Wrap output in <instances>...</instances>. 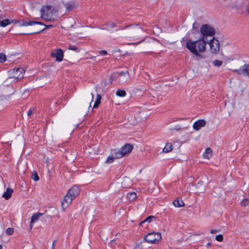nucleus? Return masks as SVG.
I'll use <instances>...</instances> for the list:
<instances>
[{
	"instance_id": "f03ea898",
	"label": "nucleus",
	"mask_w": 249,
	"mask_h": 249,
	"mask_svg": "<svg viewBox=\"0 0 249 249\" xmlns=\"http://www.w3.org/2000/svg\"><path fill=\"white\" fill-rule=\"evenodd\" d=\"M122 30L121 36L126 38H137L142 32V28L137 25L126 26Z\"/></svg>"
},
{
	"instance_id": "6ab92c4d",
	"label": "nucleus",
	"mask_w": 249,
	"mask_h": 249,
	"mask_svg": "<svg viewBox=\"0 0 249 249\" xmlns=\"http://www.w3.org/2000/svg\"><path fill=\"white\" fill-rule=\"evenodd\" d=\"M42 215V214L41 213H35L32 215V216L31 217V222H30V228L31 229H32V228L33 224L36 221H37L39 219L40 216H41Z\"/></svg>"
},
{
	"instance_id": "423d86ee",
	"label": "nucleus",
	"mask_w": 249,
	"mask_h": 249,
	"mask_svg": "<svg viewBox=\"0 0 249 249\" xmlns=\"http://www.w3.org/2000/svg\"><path fill=\"white\" fill-rule=\"evenodd\" d=\"M129 73L127 71H121L118 74L116 73L112 74L110 77V79L111 80L117 78L118 80V82L120 84H123L126 82L128 78H129Z\"/></svg>"
},
{
	"instance_id": "ddd939ff",
	"label": "nucleus",
	"mask_w": 249,
	"mask_h": 249,
	"mask_svg": "<svg viewBox=\"0 0 249 249\" xmlns=\"http://www.w3.org/2000/svg\"><path fill=\"white\" fill-rule=\"evenodd\" d=\"M240 74L249 76V65H244L242 66L239 70H235Z\"/></svg>"
},
{
	"instance_id": "cd10ccee",
	"label": "nucleus",
	"mask_w": 249,
	"mask_h": 249,
	"mask_svg": "<svg viewBox=\"0 0 249 249\" xmlns=\"http://www.w3.org/2000/svg\"><path fill=\"white\" fill-rule=\"evenodd\" d=\"M116 95L120 97H124L126 95V92L124 90L119 89L116 92Z\"/></svg>"
},
{
	"instance_id": "c756f323",
	"label": "nucleus",
	"mask_w": 249,
	"mask_h": 249,
	"mask_svg": "<svg viewBox=\"0 0 249 249\" xmlns=\"http://www.w3.org/2000/svg\"><path fill=\"white\" fill-rule=\"evenodd\" d=\"M31 177L32 178L36 181H38L39 179L37 174L36 171H34V172L32 173Z\"/></svg>"
},
{
	"instance_id": "c03bdc74",
	"label": "nucleus",
	"mask_w": 249,
	"mask_h": 249,
	"mask_svg": "<svg viewBox=\"0 0 249 249\" xmlns=\"http://www.w3.org/2000/svg\"><path fill=\"white\" fill-rule=\"evenodd\" d=\"M52 249H55V243H54V241H53V243Z\"/></svg>"
},
{
	"instance_id": "2f4dec72",
	"label": "nucleus",
	"mask_w": 249,
	"mask_h": 249,
	"mask_svg": "<svg viewBox=\"0 0 249 249\" xmlns=\"http://www.w3.org/2000/svg\"><path fill=\"white\" fill-rule=\"evenodd\" d=\"M6 57L5 54L3 53H0V63L4 62L6 61Z\"/></svg>"
},
{
	"instance_id": "a18cd8bd",
	"label": "nucleus",
	"mask_w": 249,
	"mask_h": 249,
	"mask_svg": "<svg viewBox=\"0 0 249 249\" xmlns=\"http://www.w3.org/2000/svg\"><path fill=\"white\" fill-rule=\"evenodd\" d=\"M69 21L71 23H73L74 22V21L72 19H70Z\"/></svg>"
},
{
	"instance_id": "f3484780",
	"label": "nucleus",
	"mask_w": 249,
	"mask_h": 249,
	"mask_svg": "<svg viewBox=\"0 0 249 249\" xmlns=\"http://www.w3.org/2000/svg\"><path fill=\"white\" fill-rule=\"evenodd\" d=\"M33 26H34V32L31 33H23V34L30 35L32 34H36L43 31L45 30V28H43L44 26H41V25H37V24H35L33 25Z\"/></svg>"
},
{
	"instance_id": "4be33fe9",
	"label": "nucleus",
	"mask_w": 249,
	"mask_h": 249,
	"mask_svg": "<svg viewBox=\"0 0 249 249\" xmlns=\"http://www.w3.org/2000/svg\"><path fill=\"white\" fill-rule=\"evenodd\" d=\"M137 197L136 193L135 192L129 193L127 194L126 197L129 201L134 200Z\"/></svg>"
},
{
	"instance_id": "9d476101",
	"label": "nucleus",
	"mask_w": 249,
	"mask_h": 249,
	"mask_svg": "<svg viewBox=\"0 0 249 249\" xmlns=\"http://www.w3.org/2000/svg\"><path fill=\"white\" fill-rule=\"evenodd\" d=\"M73 199L74 198L73 197H72L71 196L68 195V194H67V195L65 196L63 201L61 202V206L62 209L63 210H65L66 209H67L71 204Z\"/></svg>"
},
{
	"instance_id": "7ed1b4c3",
	"label": "nucleus",
	"mask_w": 249,
	"mask_h": 249,
	"mask_svg": "<svg viewBox=\"0 0 249 249\" xmlns=\"http://www.w3.org/2000/svg\"><path fill=\"white\" fill-rule=\"evenodd\" d=\"M41 18L46 21H56L58 18L57 11L51 6H45L40 10Z\"/></svg>"
},
{
	"instance_id": "8fccbe9b",
	"label": "nucleus",
	"mask_w": 249,
	"mask_h": 249,
	"mask_svg": "<svg viewBox=\"0 0 249 249\" xmlns=\"http://www.w3.org/2000/svg\"><path fill=\"white\" fill-rule=\"evenodd\" d=\"M87 249H90V246H88V247H87Z\"/></svg>"
},
{
	"instance_id": "f704fd0d",
	"label": "nucleus",
	"mask_w": 249,
	"mask_h": 249,
	"mask_svg": "<svg viewBox=\"0 0 249 249\" xmlns=\"http://www.w3.org/2000/svg\"><path fill=\"white\" fill-rule=\"evenodd\" d=\"M215 240L219 242H222L223 240V235L222 234H218L216 236Z\"/></svg>"
},
{
	"instance_id": "473e14b6",
	"label": "nucleus",
	"mask_w": 249,
	"mask_h": 249,
	"mask_svg": "<svg viewBox=\"0 0 249 249\" xmlns=\"http://www.w3.org/2000/svg\"><path fill=\"white\" fill-rule=\"evenodd\" d=\"M249 204V200L247 198H245L241 202V205L242 206H244V207H245L247 205H248Z\"/></svg>"
},
{
	"instance_id": "e433bc0d",
	"label": "nucleus",
	"mask_w": 249,
	"mask_h": 249,
	"mask_svg": "<svg viewBox=\"0 0 249 249\" xmlns=\"http://www.w3.org/2000/svg\"><path fill=\"white\" fill-rule=\"evenodd\" d=\"M110 25V27L111 28H115L116 27V24L113 22L110 21L108 23Z\"/></svg>"
},
{
	"instance_id": "1a4fd4ad",
	"label": "nucleus",
	"mask_w": 249,
	"mask_h": 249,
	"mask_svg": "<svg viewBox=\"0 0 249 249\" xmlns=\"http://www.w3.org/2000/svg\"><path fill=\"white\" fill-rule=\"evenodd\" d=\"M12 72L13 78L19 80L23 77L25 71L23 68H18L16 69H14L12 70Z\"/></svg>"
},
{
	"instance_id": "a19ab883",
	"label": "nucleus",
	"mask_w": 249,
	"mask_h": 249,
	"mask_svg": "<svg viewBox=\"0 0 249 249\" xmlns=\"http://www.w3.org/2000/svg\"><path fill=\"white\" fill-rule=\"evenodd\" d=\"M33 110L34 109H30L28 112V116H30L32 113H33Z\"/></svg>"
},
{
	"instance_id": "7c9ffc66",
	"label": "nucleus",
	"mask_w": 249,
	"mask_h": 249,
	"mask_svg": "<svg viewBox=\"0 0 249 249\" xmlns=\"http://www.w3.org/2000/svg\"><path fill=\"white\" fill-rule=\"evenodd\" d=\"M153 219H155V216L152 215L149 216L143 221H142L141 223V224H142V223H144L145 222L150 223Z\"/></svg>"
},
{
	"instance_id": "393cba45",
	"label": "nucleus",
	"mask_w": 249,
	"mask_h": 249,
	"mask_svg": "<svg viewBox=\"0 0 249 249\" xmlns=\"http://www.w3.org/2000/svg\"><path fill=\"white\" fill-rule=\"evenodd\" d=\"M174 205L176 207H181L184 205L182 200L176 199L173 202Z\"/></svg>"
},
{
	"instance_id": "2eb2a0df",
	"label": "nucleus",
	"mask_w": 249,
	"mask_h": 249,
	"mask_svg": "<svg viewBox=\"0 0 249 249\" xmlns=\"http://www.w3.org/2000/svg\"><path fill=\"white\" fill-rule=\"evenodd\" d=\"M80 192L79 188L76 186H73L71 189L69 190L67 194L72 197L74 198Z\"/></svg>"
},
{
	"instance_id": "f8f14e48",
	"label": "nucleus",
	"mask_w": 249,
	"mask_h": 249,
	"mask_svg": "<svg viewBox=\"0 0 249 249\" xmlns=\"http://www.w3.org/2000/svg\"><path fill=\"white\" fill-rule=\"evenodd\" d=\"M206 124V122L204 120H199L194 123L193 125V128L195 130L198 131L200 130L202 127H204Z\"/></svg>"
},
{
	"instance_id": "20e7f679",
	"label": "nucleus",
	"mask_w": 249,
	"mask_h": 249,
	"mask_svg": "<svg viewBox=\"0 0 249 249\" xmlns=\"http://www.w3.org/2000/svg\"><path fill=\"white\" fill-rule=\"evenodd\" d=\"M200 36L199 37L203 40H208L209 37L213 38L215 34L214 29L211 26L204 24L200 28L199 30Z\"/></svg>"
},
{
	"instance_id": "de8ad7c7",
	"label": "nucleus",
	"mask_w": 249,
	"mask_h": 249,
	"mask_svg": "<svg viewBox=\"0 0 249 249\" xmlns=\"http://www.w3.org/2000/svg\"><path fill=\"white\" fill-rule=\"evenodd\" d=\"M211 245V243L209 242V243H207V246H210Z\"/></svg>"
},
{
	"instance_id": "c9c22d12",
	"label": "nucleus",
	"mask_w": 249,
	"mask_h": 249,
	"mask_svg": "<svg viewBox=\"0 0 249 249\" xmlns=\"http://www.w3.org/2000/svg\"><path fill=\"white\" fill-rule=\"evenodd\" d=\"M6 232L8 235H11L14 232V229L9 228L6 230Z\"/></svg>"
},
{
	"instance_id": "ea45409f",
	"label": "nucleus",
	"mask_w": 249,
	"mask_h": 249,
	"mask_svg": "<svg viewBox=\"0 0 249 249\" xmlns=\"http://www.w3.org/2000/svg\"><path fill=\"white\" fill-rule=\"evenodd\" d=\"M218 232V231L216 230H214V229H212L210 231V232L212 233V234H214V233H216Z\"/></svg>"
},
{
	"instance_id": "49530a36",
	"label": "nucleus",
	"mask_w": 249,
	"mask_h": 249,
	"mask_svg": "<svg viewBox=\"0 0 249 249\" xmlns=\"http://www.w3.org/2000/svg\"><path fill=\"white\" fill-rule=\"evenodd\" d=\"M110 243L111 245H112L113 243H115V241L114 240H111V242H110Z\"/></svg>"
},
{
	"instance_id": "b1692460",
	"label": "nucleus",
	"mask_w": 249,
	"mask_h": 249,
	"mask_svg": "<svg viewBox=\"0 0 249 249\" xmlns=\"http://www.w3.org/2000/svg\"><path fill=\"white\" fill-rule=\"evenodd\" d=\"M172 145L171 143H167L163 148L162 151L164 153H168L172 150Z\"/></svg>"
},
{
	"instance_id": "bb28decb",
	"label": "nucleus",
	"mask_w": 249,
	"mask_h": 249,
	"mask_svg": "<svg viewBox=\"0 0 249 249\" xmlns=\"http://www.w3.org/2000/svg\"><path fill=\"white\" fill-rule=\"evenodd\" d=\"M112 155H113L115 159H119L124 156V154H123V153L121 152V150H119L117 151H114Z\"/></svg>"
},
{
	"instance_id": "a878e982",
	"label": "nucleus",
	"mask_w": 249,
	"mask_h": 249,
	"mask_svg": "<svg viewBox=\"0 0 249 249\" xmlns=\"http://www.w3.org/2000/svg\"><path fill=\"white\" fill-rule=\"evenodd\" d=\"M101 100V95L99 94H98L97 95L96 98V101L94 103V104L93 105V108H97L99 106Z\"/></svg>"
},
{
	"instance_id": "412c9836",
	"label": "nucleus",
	"mask_w": 249,
	"mask_h": 249,
	"mask_svg": "<svg viewBox=\"0 0 249 249\" xmlns=\"http://www.w3.org/2000/svg\"><path fill=\"white\" fill-rule=\"evenodd\" d=\"M213 155V151L210 148H206L205 152L203 154V156L205 158L210 159Z\"/></svg>"
},
{
	"instance_id": "5701e85b",
	"label": "nucleus",
	"mask_w": 249,
	"mask_h": 249,
	"mask_svg": "<svg viewBox=\"0 0 249 249\" xmlns=\"http://www.w3.org/2000/svg\"><path fill=\"white\" fill-rule=\"evenodd\" d=\"M11 22L8 19H1L0 17V26L3 27H6L7 25L10 24Z\"/></svg>"
},
{
	"instance_id": "f257e3e1",
	"label": "nucleus",
	"mask_w": 249,
	"mask_h": 249,
	"mask_svg": "<svg viewBox=\"0 0 249 249\" xmlns=\"http://www.w3.org/2000/svg\"><path fill=\"white\" fill-rule=\"evenodd\" d=\"M207 42L208 40L200 37L196 41L189 39L186 42V47L192 53L199 56L200 53L205 52Z\"/></svg>"
},
{
	"instance_id": "39448f33",
	"label": "nucleus",
	"mask_w": 249,
	"mask_h": 249,
	"mask_svg": "<svg viewBox=\"0 0 249 249\" xmlns=\"http://www.w3.org/2000/svg\"><path fill=\"white\" fill-rule=\"evenodd\" d=\"M161 239V234L158 232H153L147 234L144 237V240L149 243L155 244L160 241Z\"/></svg>"
},
{
	"instance_id": "aec40b11",
	"label": "nucleus",
	"mask_w": 249,
	"mask_h": 249,
	"mask_svg": "<svg viewBox=\"0 0 249 249\" xmlns=\"http://www.w3.org/2000/svg\"><path fill=\"white\" fill-rule=\"evenodd\" d=\"M13 192V189H10V188H7L6 189V192H5L3 194L2 197L4 198L6 200H8L11 197Z\"/></svg>"
},
{
	"instance_id": "0eeeda50",
	"label": "nucleus",
	"mask_w": 249,
	"mask_h": 249,
	"mask_svg": "<svg viewBox=\"0 0 249 249\" xmlns=\"http://www.w3.org/2000/svg\"><path fill=\"white\" fill-rule=\"evenodd\" d=\"M207 44H209L210 45V51L212 53H218L220 49V43L217 39L213 37V38L208 40Z\"/></svg>"
},
{
	"instance_id": "58836bf2",
	"label": "nucleus",
	"mask_w": 249,
	"mask_h": 249,
	"mask_svg": "<svg viewBox=\"0 0 249 249\" xmlns=\"http://www.w3.org/2000/svg\"><path fill=\"white\" fill-rule=\"evenodd\" d=\"M77 49V48L74 46H71L69 48V50H73V51H76Z\"/></svg>"
},
{
	"instance_id": "79ce46f5",
	"label": "nucleus",
	"mask_w": 249,
	"mask_h": 249,
	"mask_svg": "<svg viewBox=\"0 0 249 249\" xmlns=\"http://www.w3.org/2000/svg\"><path fill=\"white\" fill-rule=\"evenodd\" d=\"M246 10L247 13L249 14V4H248L246 6Z\"/></svg>"
},
{
	"instance_id": "c85d7f7f",
	"label": "nucleus",
	"mask_w": 249,
	"mask_h": 249,
	"mask_svg": "<svg viewBox=\"0 0 249 249\" xmlns=\"http://www.w3.org/2000/svg\"><path fill=\"white\" fill-rule=\"evenodd\" d=\"M213 64L215 67H219L222 65L223 61L219 60H215L213 61Z\"/></svg>"
},
{
	"instance_id": "6e6552de",
	"label": "nucleus",
	"mask_w": 249,
	"mask_h": 249,
	"mask_svg": "<svg viewBox=\"0 0 249 249\" xmlns=\"http://www.w3.org/2000/svg\"><path fill=\"white\" fill-rule=\"evenodd\" d=\"M15 23H17L18 26H27L28 25H33L35 24H37V25H41V26H44L43 28H45V30L46 29H50L53 27V25H45L43 24L42 22H37V21H29V22H25L24 21H17L15 22Z\"/></svg>"
},
{
	"instance_id": "3c124183",
	"label": "nucleus",
	"mask_w": 249,
	"mask_h": 249,
	"mask_svg": "<svg viewBox=\"0 0 249 249\" xmlns=\"http://www.w3.org/2000/svg\"><path fill=\"white\" fill-rule=\"evenodd\" d=\"M0 249H2V247L0 245Z\"/></svg>"
},
{
	"instance_id": "09e8293b",
	"label": "nucleus",
	"mask_w": 249,
	"mask_h": 249,
	"mask_svg": "<svg viewBox=\"0 0 249 249\" xmlns=\"http://www.w3.org/2000/svg\"><path fill=\"white\" fill-rule=\"evenodd\" d=\"M195 24H196V23H194V24H193V29H194V28H195Z\"/></svg>"
},
{
	"instance_id": "a211bd4d",
	"label": "nucleus",
	"mask_w": 249,
	"mask_h": 249,
	"mask_svg": "<svg viewBox=\"0 0 249 249\" xmlns=\"http://www.w3.org/2000/svg\"><path fill=\"white\" fill-rule=\"evenodd\" d=\"M63 5L65 8L66 11L67 12L72 11L76 7L75 4L72 2H69L64 3Z\"/></svg>"
},
{
	"instance_id": "dca6fc26",
	"label": "nucleus",
	"mask_w": 249,
	"mask_h": 249,
	"mask_svg": "<svg viewBox=\"0 0 249 249\" xmlns=\"http://www.w3.org/2000/svg\"><path fill=\"white\" fill-rule=\"evenodd\" d=\"M132 149L133 146L129 143H127L123 146L120 150L123 154H124L125 156L126 155L130 153Z\"/></svg>"
},
{
	"instance_id": "4468645a",
	"label": "nucleus",
	"mask_w": 249,
	"mask_h": 249,
	"mask_svg": "<svg viewBox=\"0 0 249 249\" xmlns=\"http://www.w3.org/2000/svg\"><path fill=\"white\" fill-rule=\"evenodd\" d=\"M196 193L197 194L203 193L205 192V185L202 181H199L196 185Z\"/></svg>"
},
{
	"instance_id": "37998d69",
	"label": "nucleus",
	"mask_w": 249,
	"mask_h": 249,
	"mask_svg": "<svg viewBox=\"0 0 249 249\" xmlns=\"http://www.w3.org/2000/svg\"><path fill=\"white\" fill-rule=\"evenodd\" d=\"M91 101L90 104L91 103V102L93 100V98H94V94H93V93H91Z\"/></svg>"
},
{
	"instance_id": "9b49d317",
	"label": "nucleus",
	"mask_w": 249,
	"mask_h": 249,
	"mask_svg": "<svg viewBox=\"0 0 249 249\" xmlns=\"http://www.w3.org/2000/svg\"><path fill=\"white\" fill-rule=\"evenodd\" d=\"M51 55L53 57H55L56 61L60 62L63 60V52L61 49H57L51 53Z\"/></svg>"
},
{
	"instance_id": "72a5a7b5",
	"label": "nucleus",
	"mask_w": 249,
	"mask_h": 249,
	"mask_svg": "<svg viewBox=\"0 0 249 249\" xmlns=\"http://www.w3.org/2000/svg\"><path fill=\"white\" fill-rule=\"evenodd\" d=\"M115 158L114 157L113 155H112V156H109L107 158L106 162L107 163H110L114 161Z\"/></svg>"
},
{
	"instance_id": "603ef678",
	"label": "nucleus",
	"mask_w": 249,
	"mask_h": 249,
	"mask_svg": "<svg viewBox=\"0 0 249 249\" xmlns=\"http://www.w3.org/2000/svg\"><path fill=\"white\" fill-rule=\"evenodd\" d=\"M140 42H138V43H134V44H139V43H140Z\"/></svg>"
},
{
	"instance_id": "4c0bfd02",
	"label": "nucleus",
	"mask_w": 249,
	"mask_h": 249,
	"mask_svg": "<svg viewBox=\"0 0 249 249\" xmlns=\"http://www.w3.org/2000/svg\"><path fill=\"white\" fill-rule=\"evenodd\" d=\"M99 53H100V54L102 55H106L107 54V53L106 51L103 50V51H100L99 52Z\"/></svg>"
}]
</instances>
